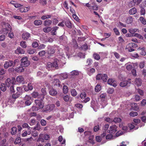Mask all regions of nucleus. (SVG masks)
<instances>
[{"label":"nucleus","mask_w":146,"mask_h":146,"mask_svg":"<svg viewBox=\"0 0 146 146\" xmlns=\"http://www.w3.org/2000/svg\"><path fill=\"white\" fill-rule=\"evenodd\" d=\"M1 25L2 26V31L4 32V34H6L8 33L9 31H10L9 33L8 36L11 38H13L14 35L13 33L11 31L12 29L10 25L8 23L3 22L1 23Z\"/></svg>","instance_id":"f257e3e1"},{"label":"nucleus","mask_w":146,"mask_h":146,"mask_svg":"<svg viewBox=\"0 0 146 146\" xmlns=\"http://www.w3.org/2000/svg\"><path fill=\"white\" fill-rule=\"evenodd\" d=\"M60 62L58 60L56 59L54 60V62L52 63L50 62H48L47 63V67L48 68H55L56 69H58V66L60 65Z\"/></svg>","instance_id":"f03ea898"},{"label":"nucleus","mask_w":146,"mask_h":146,"mask_svg":"<svg viewBox=\"0 0 146 146\" xmlns=\"http://www.w3.org/2000/svg\"><path fill=\"white\" fill-rule=\"evenodd\" d=\"M21 65L23 67H27L30 64V62L27 57H23L21 60Z\"/></svg>","instance_id":"7ed1b4c3"},{"label":"nucleus","mask_w":146,"mask_h":146,"mask_svg":"<svg viewBox=\"0 0 146 146\" xmlns=\"http://www.w3.org/2000/svg\"><path fill=\"white\" fill-rule=\"evenodd\" d=\"M86 97V94L84 92L81 93L80 95V97L82 100V101L84 103H86L90 100V98Z\"/></svg>","instance_id":"20e7f679"},{"label":"nucleus","mask_w":146,"mask_h":146,"mask_svg":"<svg viewBox=\"0 0 146 146\" xmlns=\"http://www.w3.org/2000/svg\"><path fill=\"white\" fill-rule=\"evenodd\" d=\"M35 102L39 109L42 108L44 107L42 99H37L35 100Z\"/></svg>","instance_id":"39448f33"},{"label":"nucleus","mask_w":146,"mask_h":146,"mask_svg":"<svg viewBox=\"0 0 146 146\" xmlns=\"http://www.w3.org/2000/svg\"><path fill=\"white\" fill-rule=\"evenodd\" d=\"M25 104L27 106L30 105L32 103L31 97L30 96L26 95L25 97Z\"/></svg>","instance_id":"423d86ee"},{"label":"nucleus","mask_w":146,"mask_h":146,"mask_svg":"<svg viewBox=\"0 0 146 146\" xmlns=\"http://www.w3.org/2000/svg\"><path fill=\"white\" fill-rule=\"evenodd\" d=\"M117 127L115 125H113L110 127L108 130L109 133H114L117 131Z\"/></svg>","instance_id":"0eeeda50"},{"label":"nucleus","mask_w":146,"mask_h":146,"mask_svg":"<svg viewBox=\"0 0 146 146\" xmlns=\"http://www.w3.org/2000/svg\"><path fill=\"white\" fill-rule=\"evenodd\" d=\"M20 11L21 13L26 12L29 11L31 9V7L29 6L27 7H25L21 5V7L19 8Z\"/></svg>","instance_id":"6e6552de"},{"label":"nucleus","mask_w":146,"mask_h":146,"mask_svg":"<svg viewBox=\"0 0 146 146\" xmlns=\"http://www.w3.org/2000/svg\"><path fill=\"white\" fill-rule=\"evenodd\" d=\"M131 79H129L128 80H123L121 82L120 84V86L122 87H124L127 86L128 84H131V82L129 81Z\"/></svg>","instance_id":"1a4fd4ad"},{"label":"nucleus","mask_w":146,"mask_h":146,"mask_svg":"<svg viewBox=\"0 0 146 146\" xmlns=\"http://www.w3.org/2000/svg\"><path fill=\"white\" fill-rule=\"evenodd\" d=\"M91 106L93 108L94 110L96 111L95 109H98L99 108V105L95 101H92L91 102Z\"/></svg>","instance_id":"9d476101"},{"label":"nucleus","mask_w":146,"mask_h":146,"mask_svg":"<svg viewBox=\"0 0 146 146\" xmlns=\"http://www.w3.org/2000/svg\"><path fill=\"white\" fill-rule=\"evenodd\" d=\"M108 83L109 84L115 87L117 86L116 82L112 79H110L108 80Z\"/></svg>","instance_id":"9b49d317"},{"label":"nucleus","mask_w":146,"mask_h":146,"mask_svg":"<svg viewBox=\"0 0 146 146\" xmlns=\"http://www.w3.org/2000/svg\"><path fill=\"white\" fill-rule=\"evenodd\" d=\"M17 81L20 83L24 84V80L23 77L22 76H19L17 77L16 78Z\"/></svg>","instance_id":"f8f14e48"},{"label":"nucleus","mask_w":146,"mask_h":146,"mask_svg":"<svg viewBox=\"0 0 146 146\" xmlns=\"http://www.w3.org/2000/svg\"><path fill=\"white\" fill-rule=\"evenodd\" d=\"M13 61L10 60L6 61L4 64V67L5 69H7L9 67L12 66Z\"/></svg>","instance_id":"ddd939ff"},{"label":"nucleus","mask_w":146,"mask_h":146,"mask_svg":"<svg viewBox=\"0 0 146 146\" xmlns=\"http://www.w3.org/2000/svg\"><path fill=\"white\" fill-rule=\"evenodd\" d=\"M14 80L11 81L10 78H7L5 81L6 85L7 87H10L14 83Z\"/></svg>","instance_id":"4468645a"},{"label":"nucleus","mask_w":146,"mask_h":146,"mask_svg":"<svg viewBox=\"0 0 146 146\" xmlns=\"http://www.w3.org/2000/svg\"><path fill=\"white\" fill-rule=\"evenodd\" d=\"M15 53L17 54H23L25 53V51L21 48L19 47L15 51Z\"/></svg>","instance_id":"2eb2a0df"},{"label":"nucleus","mask_w":146,"mask_h":146,"mask_svg":"<svg viewBox=\"0 0 146 146\" xmlns=\"http://www.w3.org/2000/svg\"><path fill=\"white\" fill-rule=\"evenodd\" d=\"M48 53L50 54H53L55 52L54 48L52 46H48L47 47Z\"/></svg>","instance_id":"dca6fc26"},{"label":"nucleus","mask_w":146,"mask_h":146,"mask_svg":"<svg viewBox=\"0 0 146 146\" xmlns=\"http://www.w3.org/2000/svg\"><path fill=\"white\" fill-rule=\"evenodd\" d=\"M54 108V105L53 104L47 106L45 108V110L46 111H52Z\"/></svg>","instance_id":"f3484780"},{"label":"nucleus","mask_w":146,"mask_h":146,"mask_svg":"<svg viewBox=\"0 0 146 146\" xmlns=\"http://www.w3.org/2000/svg\"><path fill=\"white\" fill-rule=\"evenodd\" d=\"M52 23V20L50 19H46L44 21V24L45 26L48 27L50 26Z\"/></svg>","instance_id":"a211bd4d"},{"label":"nucleus","mask_w":146,"mask_h":146,"mask_svg":"<svg viewBox=\"0 0 146 146\" xmlns=\"http://www.w3.org/2000/svg\"><path fill=\"white\" fill-rule=\"evenodd\" d=\"M30 34L28 33L25 32L22 35V37L24 40L28 39L30 36Z\"/></svg>","instance_id":"6ab92c4d"},{"label":"nucleus","mask_w":146,"mask_h":146,"mask_svg":"<svg viewBox=\"0 0 146 146\" xmlns=\"http://www.w3.org/2000/svg\"><path fill=\"white\" fill-rule=\"evenodd\" d=\"M142 80L139 78H136L135 80V84L138 86H141L142 84Z\"/></svg>","instance_id":"aec40b11"},{"label":"nucleus","mask_w":146,"mask_h":146,"mask_svg":"<svg viewBox=\"0 0 146 146\" xmlns=\"http://www.w3.org/2000/svg\"><path fill=\"white\" fill-rule=\"evenodd\" d=\"M95 72V69L94 68H92L88 69L87 73L90 76H91Z\"/></svg>","instance_id":"412c9836"},{"label":"nucleus","mask_w":146,"mask_h":146,"mask_svg":"<svg viewBox=\"0 0 146 146\" xmlns=\"http://www.w3.org/2000/svg\"><path fill=\"white\" fill-rule=\"evenodd\" d=\"M137 11V10L135 7L133 8L130 9L129 11V14L131 15H133L135 14Z\"/></svg>","instance_id":"4be33fe9"},{"label":"nucleus","mask_w":146,"mask_h":146,"mask_svg":"<svg viewBox=\"0 0 146 146\" xmlns=\"http://www.w3.org/2000/svg\"><path fill=\"white\" fill-rule=\"evenodd\" d=\"M44 134L40 133L39 135L38 138L37 140V141H41L43 142L44 141Z\"/></svg>","instance_id":"5701e85b"},{"label":"nucleus","mask_w":146,"mask_h":146,"mask_svg":"<svg viewBox=\"0 0 146 146\" xmlns=\"http://www.w3.org/2000/svg\"><path fill=\"white\" fill-rule=\"evenodd\" d=\"M49 93L51 95L54 96L57 94V92L56 90L52 88L49 91Z\"/></svg>","instance_id":"b1692460"},{"label":"nucleus","mask_w":146,"mask_h":146,"mask_svg":"<svg viewBox=\"0 0 146 146\" xmlns=\"http://www.w3.org/2000/svg\"><path fill=\"white\" fill-rule=\"evenodd\" d=\"M137 45L136 44L134 43H129L126 46V48H128L129 47H137Z\"/></svg>","instance_id":"393cba45"},{"label":"nucleus","mask_w":146,"mask_h":146,"mask_svg":"<svg viewBox=\"0 0 146 146\" xmlns=\"http://www.w3.org/2000/svg\"><path fill=\"white\" fill-rule=\"evenodd\" d=\"M58 27L57 26L54 27L52 28L51 33L52 35H56V31L58 29Z\"/></svg>","instance_id":"a878e982"},{"label":"nucleus","mask_w":146,"mask_h":146,"mask_svg":"<svg viewBox=\"0 0 146 146\" xmlns=\"http://www.w3.org/2000/svg\"><path fill=\"white\" fill-rule=\"evenodd\" d=\"M133 18L131 17L130 16L127 18L126 20V22L128 24H131L132 23Z\"/></svg>","instance_id":"bb28decb"},{"label":"nucleus","mask_w":146,"mask_h":146,"mask_svg":"<svg viewBox=\"0 0 146 146\" xmlns=\"http://www.w3.org/2000/svg\"><path fill=\"white\" fill-rule=\"evenodd\" d=\"M23 66H19L15 69V70L18 72H21L24 71V69L23 67Z\"/></svg>","instance_id":"cd10ccee"},{"label":"nucleus","mask_w":146,"mask_h":146,"mask_svg":"<svg viewBox=\"0 0 146 146\" xmlns=\"http://www.w3.org/2000/svg\"><path fill=\"white\" fill-rule=\"evenodd\" d=\"M42 21L40 20H36L34 21V24L36 26L40 25L42 24Z\"/></svg>","instance_id":"c85d7f7f"},{"label":"nucleus","mask_w":146,"mask_h":146,"mask_svg":"<svg viewBox=\"0 0 146 146\" xmlns=\"http://www.w3.org/2000/svg\"><path fill=\"white\" fill-rule=\"evenodd\" d=\"M23 133H22L21 135L23 137H25L27 135H29L31 133V130L29 131L28 132L26 131H23Z\"/></svg>","instance_id":"c756f323"},{"label":"nucleus","mask_w":146,"mask_h":146,"mask_svg":"<svg viewBox=\"0 0 146 146\" xmlns=\"http://www.w3.org/2000/svg\"><path fill=\"white\" fill-rule=\"evenodd\" d=\"M33 89V87L31 85L30 83H29L28 84V88L26 87L24 88V90L26 91H28L29 90H32Z\"/></svg>","instance_id":"7c9ffc66"},{"label":"nucleus","mask_w":146,"mask_h":146,"mask_svg":"<svg viewBox=\"0 0 146 146\" xmlns=\"http://www.w3.org/2000/svg\"><path fill=\"white\" fill-rule=\"evenodd\" d=\"M6 86L4 83H1V84L0 87L1 90L3 92H5L6 90L7 89Z\"/></svg>","instance_id":"2f4dec72"},{"label":"nucleus","mask_w":146,"mask_h":146,"mask_svg":"<svg viewBox=\"0 0 146 146\" xmlns=\"http://www.w3.org/2000/svg\"><path fill=\"white\" fill-rule=\"evenodd\" d=\"M54 85L60 86V82L58 79H54L53 82Z\"/></svg>","instance_id":"473e14b6"},{"label":"nucleus","mask_w":146,"mask_h":146,"mask_svg":"<svg viewBox=\"0 0 146 146\" xmlns=\"http://www.w3.org/2000/svg\"><path fill=\"white\" fill-rule=\"evenodd\" d=\"M65 25L66 26L69 28H71L72 27V24L69 20H67L65 22Z\"/></svg>","instance_id":"72a5a7b5"},{"label":"nucleus","mask_w":146,"mask_h":146,"mask_svg":"<svg viewBox=\"0 0 146 146\" xmlns=\"http://www.w3.org/2000/svg\"><path fill=\"white\" fill-rule=\"evenodd\" d=\"M134 125H135L136 126H135L134 125L131 124L129 125V127L130 128V129H134L135 130L137 129H138V127L137 126H136V124H135Z\"/></svg>","instance_id":"f704fd0d"},{"label":"nucleus","mask_w":146,"mask_h":146,"mask_svg":"<svg viewBox=\"0 0 146 146\" xmlns=\"http://www.w3.org/2000/svg\"><path fill=\"white\" fill-rule=\"evenodd\" d=\"M60 39L61 41L66 42L67 40V37L65 36H62L60 37Z\"/></svg>","instance_id":"c9c22d12"},{"label":"nucleus","mask_w":146,"mask_h":146,"mask_svg":"<svg viewBox=\"0 0 146 146\" xmlns=\"http://www.w3.org/2000/svg\"><path fill=\"white\" fill-rule=\"evenodd\" d=\"M58 141L62 144H64L65 143V139H63L62 136H60L58 137Z\"/></svg>","instance_id":"e433bc0d"},{"label":"nucleus","mask_w":146,"mask_h":146,"mask_svg":"<svg viewBox=\"0 0 146 146\" xmlns=\"http://www.w3.org/2000/svg\"><path fill=\"white\" fill-rule=\"evenodd\" d=\"M51 17V15H45L42 16L41 17L42 20H44L46 19H49Z\"/></svg>","instance_id":"4c0bfd02"},{"label":"nucleus","mask_w":146,"mask_h":146,"mask_svg":"<svg viewBox=\"0 0 146 146\" xmlns=\"http://www.w3.org/2000/svg\"><path fill=\"white\" fill-rule=\"evenodd\" d=\"M51 30V28L50 27H48L44 28L43 29L44 31L46 33H47L50 32Z\"/></svg>","instance_id":"58836bf2"},{"label":"nucleus","mask_w":146,"mask_h":146,"mask_svg":"<svg viewBox=\"0 0 146 146\" xmlns=\"http://www.w3.org/2000/svg\"><path fill=\"white\" fill-rule=\"evenodd\" d=\"M131 106L134 110H136L138 109V105L136 103H133L131 104Z\"/></svg>","instance_id":"ea45409f"},{"label":"nucleus","mask_w":146,"mask_h":146,"mask_svg":"<svg viewBox=\"0 0 146 146\" xmlns=\"http://www.w3.org/2000/svg\"><path fill=\"white\" fill-rule=\"evenodd\" d=\"M138 29H129V31L130 33L132 34H134L137 31Z\"/></svg>","instance_id":"a19ab883"},{"label":"nucleus","mask_w":146,"mask_h":146,"mask_svg":"<svg viewBox=\"0 0 146 146\" xmlns=\"http://www.w3.org/2000/svg\"><path fill=\"white\" fill-rule=\"evenodd\" d=\"M21 142V139L20 137H18L17 138L15 142L14 143L15 144H19Z\"/></svg>","instance_id":"79ce46f5"},{"label":"nucleus","mask_w":146,"mask_h":146,"mask_svg":"<svg viewBox=\"0 0 146 146\" xmlns=\"http://www.w3.org/2000/svg\"><path fill=\"white\" fill-rule=\"evenodd\" d=\"M102 80L104 82H106L107 80L108 76L107 75L105 74H102Z\"/></svg>","instance_id":"37998d69"},{"label":"nucleus","mask_w":146,"mask_h":146,"mask_svg":"<svg viewBox=\"0 0 146 146\" xmlns=\"http://www.w3.org/2000/svg\"><path fill=\"white\" fill-rule=\"evenodd\" d=\"M95 91L96 92H99L101 90V86L100 85L98 84L95 87Z\"/></svg>","instance_id":"c03bdc74"},{"label":"nucleus","mask_w":146,"mask_h":146,"mask_svg":"<svg viewBox=\"0 0 146 146\" xmlns=\"http://www.w3.org/2000/svg\"><path fill=\"white\" fill-rule=\"evenodd\" d=\"M68 87L64 85L63 87V92L64 94H66L68 93Z\"/></svg>","instance_id":"a18cd8bd"},{"label":"nucleus","mask_w":146,"mask_h":146,"mask_svg":"<svg viewBox=\"0 0 146 146\" xmlns=\"http://www.w3.org/2000/svg\"><path fill=\"white\" fill-rule=\"evenodd\" d=\"M139 20L141 23L144 25L146 24V21L145 19L143 17H141L139 18Z\"/></svg>","instance_id":"49530a36"},{"label":"nucleus","mask_w":146,"mask_h":146,"mask_svg":"<svg viewBox=\"0 0 146 146\" xmlns=\"http://www.w3.org/2000/svg\"><path fill=\"white\" fill-rule=\"evenodd\" d=\"M141 50V52H140V54L143 55L145 56L146 54V52L145 50V48H143L140 49Z\"/></svg>","instance_id":"de8ad7c7"},{"label":"nucleus","mask_w":146,"mask_h":146,"mask_svg":"<svg viewBox=\"0 0 146 146\" xmlns=\"http://www.w3.org/2000/svg\"><path fill=\"white\" fill-rule=\"evenodd\" d=\"M126 66V68L128 70H130L132 68V66L131 64L129 63H127L125 64Z\"/></svg>","instance_id":"09e8293b"},{"label":"nucleus","mask_w":146,"mask_h":146,"mask_svg":"<svg viewBox=\"0 0 146 146\" xmlns=\"http://www.w3.org/2000/svg\"><path fill=\"white\" fill-rule=\"evenodd\" d=\"M20 45L22 47L24 48H26L27 46L26 44V42L24 41H22L21 42Z\"/></svg>","instance_id":"8fccbe9b"},{"label":"nucleus","mask_w":146,"mask_h":146,"mask_svg":"<svg viewBox=\"0 0 146 146\" xmlns=\"http://www.w3.org/2000/svg\"><path fill=\"white\" fill-rule=\"evenodd\" d=\"M17 128L15 127H13L11 129V134L12 135L15 134L17 132Z\"/></svg>","instance_id":"3c124183"},{"label":"nucleus","mask_w":146,"mask_h":146,"mask_svg":"<svg viewBox=\"0 0 146 146\" xmlns=\"http://www.w3.org/2000/svg\"><path fill=\"white\" fill-rule=\"evenodd\" d=\"M46 89L45 88H42L41 89V91L42 93V96L43 98L44 97V96L47 93L46 91Z\"/></svg>","instance_id":"603ef678"},{"label":"nucleus","mask_w":146,"mask_h":146,"mask_svg":"<svg viewBox=\"0 0 146 146\" xmlns=\"http://www.w3.org/2000/svg\"><path fill=\"white\" fill-rule=\"evenodd\" d=\"M141 1H139V0H133V2L134 3L133 5H132L131 7H132L135 5V4L137 5L139 4Z\"/></svg>","instance_id":"864d4df0"},{"label":"nucleus","mask_w":146,"mask_h":146,"mask_svg":"<svg viewBox=\"0 0 146 146\" xmlns=\"http://www.w3.org/2000/svg\"><path fill=\"white\" fill-rule=\"evenodd\" d=\"M138 113L137 112L132 111L130 112L129 115L131 116L135 117L137 115Z\"/></svg>","instance_id":"5fc2aeb1"},{"label":"nucleus","mask_w":146,"mask_h":146,"mask_svg":"<svg viewBox=\"0 0 146 146\" xmlns=\"http://www.w3.org/2000/svg\"><path fill=\"white\" fill-rule=\"evenodd\" d=\"M102 74L100 73L98 74L96 76V80H102Z\"/></svg>","instance_id":"6e6d98bb"},{"label":"nucleus","mask_w":146,"mask_h":146,"mask_svg":"<svg viewBox=\"0 0 146 146\" xmlns=\"http://www.w3.org/2000/svg\"><path fill=\"white\" fill-rule=\"evenodd\" d=\"M94 58L97 60H99L100 59V56L99 55L97 54H93Z\"/></svg>","instance_id":"4d7b16f0"},{"label":"nucleus","mask_w":146,"mask_h":146,"mask_svg":"<svg viewBox=\"0 0 146 146\" xmlns=\"http://www.w3.org/2000/svg\"><path fill=\"white\" fill-rule=\"evenodd\" d=\"M71 75H77L79 74V72L77 70H74L71 72Z\"/></svg>","instance_id":"13d9d810"},{"label":"nucleus","mask_w":146,"mask_h":146,"mask_svg":"<svg viewBox=\"0 0 146 146\" xmlns=\"http://www.w3.org/2000/svg\"><path fill=\"white\" fill-rule=\"evenodd\" d=\"M71 94L73 96H75L77 94L76 91L75 89L72 90L71 91Z\"/></svg>","instance_id":"bf43d9fd"},{"label":"nucleus","mask_w":146,"mask_h":146,"mask_svg":"<svg viewBox=\"0 0 146 146\" xmlns=\"http://www.w3.org/2000/svg\"><path fill=\"white\" fill-rule=\"evenodd\" d=\"M20 94L19 92H17L15 94L13 95V97L14 99H16L19 97L20 96Z\"/></svg>","instance_id":"052dcab7"},{"label":"nucleus","mask_w":146,"mask_h":146,"mask_svg":"<svg viewBox=\"0 0 146 146\" xmlns=\"http://www.w3.org/2000/svg\"><path fill=\"white\" fill-rule=\"evenodd\" d=\"M94 136L93 135H92V136H90V137H89V142L92 144H94V141H93V139H94Z\"/></svg>","instance_id":"680f3d73"},{"label":"nucleus","mask_w":146,"mask_h":146,"mask_svg":"<svg viewBox=\"0 0 146 146\" xmlns=\"http://www.w3.org/2000/svg\"><path fill=\"white\" fill-rule=\"evenodd\" d=\"M113 121L115 123H119L121 121V120L120 118L115 117L113 119Z\"/></svg>","instance_id":"e2e57ef3"},{"label":"nucleus","mask_w":146,"mask_h":146,"mask_svg":"<svg viewBox=\"0 0 146 146\" xmlns=\"http://www.w3.org/2000/svg\"><path fill=\"white\" fill-rule=\"evenodd\" d=\"M19 62V60L18 59H16L14 60V62H13L12 66L14 67L16 65L18 64Z\"/></svg>","instance_id":"0e129e2a"},{"label":"nucleus","mask_w":146,"mask_h":146,"mask_svg":"<svg viewBox=\"0 0 146 146\" xmlns=\"http://www.w3.org/2000/svg\"><path fill=\"white\" fill-rule=\"evenodd\" d=\"M35 52L34 49H30L27 50V52L30 54H33Z\"/></svg>","instance_id":"69168bd1"},{"label":"nucleus","mask_w":146,"mask_h":146,"mask_svg":"<svg viewBox=\"0 0 146 146\" xmlns=\"http://www.w3.org/2000/svg\"><path fill=\"white\" fill-rule=\"evenodd\" d=\"M38 96V93L37 92H34L32 94V96L34 98H36Z\"/></svg>","instance_id":"338daca9"},{"label":"nucleus","mask_w":146,"mask_h":146,"mask_svg":"<svg viewBox=\"0 0 146 146\" xmlns=\"http://www.w3.org/2000/svg\"><path fill=\"white\" fill-rule=\"evenodd\" d=\"M113 53L115 57L117 59H118L120 58V55L117 52H113Z\"/></svg>","instance_id":"774afa93"}]
</instances>
